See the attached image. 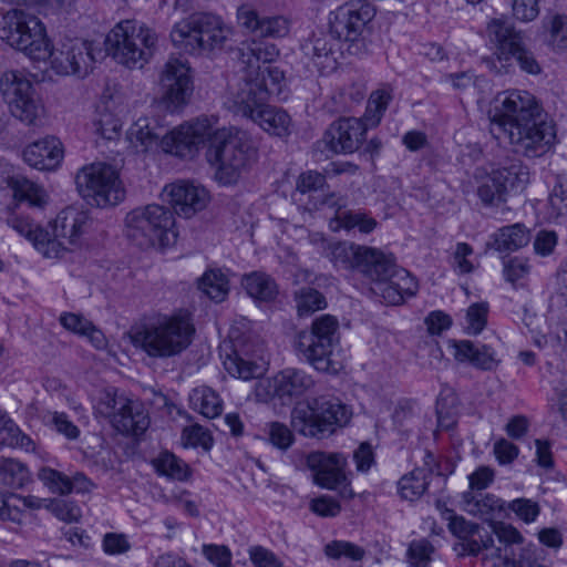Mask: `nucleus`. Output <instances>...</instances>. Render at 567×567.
I'll list each match as a JSON object with an SVG mask.
<instances>
[{"mask_svg":"<svg viewBox=\"0 0 567 567\" xmlns=\"http://www.w3.org/2000/svg\"><path fill=\"white\" fill-rule=\"evenodd\" d=\"M375 17V8L367 0H352L330 13L329 27L337 39L355 42Z\"/></svg>","mask_w":567,"mask_h":567,"instance_id":"obj_14","label":"nucleus"},{"mask_svg":"<svg viewBox=\"0 0 567 567\" xmlns=\"http://www.w3.org/2000/svg\"><path fill=\"white\" fill-rule=\"evenodd\" d=\"M112 426L122 434L140 436L148 429L150 416L141 402L132 400L128 408L115 415Z\"/></svg>","mask_w":567,"mask_h":567,"instance_id":"obj_30","label":"nucleus"},{"mask_svg":"<svg viewBox=\"0 0 567 567\" xmlns=\"http://www.w3.org/2000/svg\"><path fill=\"white\" fill-rule=\"evenodd\" d=\"M259 83L256 81L252 71H248L244 82L234 95L236 112L250 120L255 117L259 109L266 105L267 97L259 94L261 90Z\"/></svg>","mask_w":567,"mask_h":567,"instance_id":"obj_27","label":"nucleus"},{"mask_svg":"<svg viewBox=\"0 0 567 567\" xmlns=\"http://www.w3.org/2000/svg\"><path fill=\"white\" fill-rule=\"evenodd\" d=\"M267 429L268 441L274 447L287 451L295 443L292 430L285 423L270 422Z\"/></svg>","mask_w":567,"mask_h":567,"instance_id":"obj_57","label":"nucleus"},{"mask_svg":"<svg viewBox=\"0 0 567 567\" xmlns=\"http://www.w3.org/2000/svg\"><path fill=\"white\" fill-rule=\"evenodd\" d=\"M530 240V234L524 224L517 223L497 229L493 235L491 247L499 252H509L525 247Z\"/></svg>","mask_w":567,"mask_h":567,"instance_id":"obj_32","label":"nucleus"},{"mask_svg":"<svg viewBox=\"0 0 567 567\" xmlns=\"http://www.w3.org/2000/svg\"><path fill=\"white\" fill-rule=\"evenodd\" d=\"M45 508L56 518L66 523L78 522L82 516L81 508L74 502L61 498H51L45 503Z\"/></svg>","mask_w":567,"mask_h":567,"instance_id":"obj_58","label":"nucleus"},{"mask_svg":"<svg viewBox=\"0 0 567 567\" xmlns=\"http://www.w3.org/2000/svg\"><path fill=\"white\" fill-rule=\"evenodd\" d=\"M455 359L460 362L468 361L482 370H491L495 365V359L491 348L475 347L473 342L463 340L455 343Z\"/></svg>","mask_w":567,"mask_h":567,"instance_id":"obj_37","label":"nucleus"},{"mask_svg":"<svg viewBox=\"0 0 567 567\" xmlns=\"http://www.w3.org/2000/svg\"><path fill=\"white\" fill-rule=\"evenodd\" d=\"M230 34L219 17L197 12L174 24L171 40L175 48L200 55L221 50Z\"/></svg>","mask_w":567,"mask_h":567,"instance_id":"obj_5","label":"nucleus"},{"mask_svg":"<svg viewBox=\"0 0 567 567\" xmlns=\"http://www.w3.org/2000/svg\"><path fill=\"white\" fill-rule=\"evenodd\" d=\"M254 76L256 81L260 82L261 90L259 94L267 99L271 95L279 96L285 86V73L278 66L260 65L258 71H255Z\"/></svg>","mask_w":567,"mask_h":567,"instance_id":"obj_44","label":"nucleus"},{"mask_svg":"<svg viewBox=\"0 0 567 567\" xmlns=\"http://www.w3.org/2000/svg\"><path fill=\"white\" fill-rule=\"evenodd\" d=\"M7 183L18 202H27L31 207H43L47 204L44 189L28 178L13 175L8 177Z\"/></svg>","mask_w":567,"mask_h":567,"instance_id":"obj_35","label":"nucleus"},{"mask_svg":"<svg viewBox=\"0 0 567 567\" xmlns=\"http://www.w3.org/2000/svg\"><path fill=\"white\" fill-rule=\"evenodd\" d=\"M167 134L155 118L140 117L130 127L127 136L134 147L147 152L154 146H162V140Z\"/></svg>","mask_w":567,"mask_h":567,"instance_id":"obj_29","label":"nucleus"},{"mask_svg":"<svg viewBox=\"0 0 567 567\" xmlns=\"http://www.w3.org/2000/svg\"><path fill=\"white\" fill-rule=\"evenodd\" d=\"M38 477L52 493L60 495L71 493L70 477L56 470L42 467Z\"/></svg>","mask_w":567,"mask_h":567,"instance_id":"obj_55","label":"nucleus"},{"mask_svg":"<svg viewBox=\"0 0 567 567\" xmlns=\"http://www.w3.org/2000/svg\"><path fill=\"white\" fill-rule=\"evenodd\" d=\"M298 315L300 317L309 316L327 307L324 296L317 289L303 287L295 295Z\"/></svg>","mask_w":567,"mask_h":567,"instance_id":"obj_51","label":"nucleus"},{"mask_svg":"<svg viewBox=\"0 0 567 567\" xmlns=\"http://www.w3.org/2000/svg\"><path fill=\"white\" fill-rule=\"evenodd\" d=\"M126 236L142 249L169 245L175 238V218L172 210L161 205H147L126 215Z\"/></svg>","mask_w":567,"mask_h":567,"instance_id":"obj_9","label":"nucleus"},{"mask_svg":"<svg viewBox=\"0 0 567 567\" xmlns=\"http://www.w3.org/2000/svg\"><path fill=\"white\" fill-rule=\"evenodd\" d=\"M489 42L495 47L496 60L502 68L509 65L515 50L525 42L522 31L516 30L514 24L506 18H494L486 27Z\"/></svg>","mask_w":567,"mask_h":567,"instance_id":"obj_21","label":"nucleus"},{"mask_svg":"<svg viewBox=\"0 0 567 567\" xmlns=\"http://www.w3.org/2000/svg\"><path fill=\"white\" fill-rule=\"evenodd\" d=\"M0 445L20 447L25 451L34 450L31 437L21 432L17 424L9 417L6 411L0 410Z\"/></svg>","mask_w":567,"mask_h":567,"instance_id":"obj_43","label":"nucleus"},{"mask_svg":"<svg viewBox=\"0 0 567 567\" xmlns=\"http://www.w3.org/2000/svg\"><path fill=\"white\" fill-rule=\"evenodd\" d=\"M199 289L212 300L223 301L228 293V279L220 270H208L199 279Z\"/></svg>","mask_w":567,"mask_h":567,"instance_id":"obj_48","label":"nucleus"},{"mask_svg":"<svg viewBox=\"0 0 567 567\" xmlns=\"http://www.w3.org/2000/svg\"><path fill=\"white\" fill-rule=\"evenodd\" d=\"M488 307L486 303H474L467 310V331L472 334H478L486 326Z\"/></svg>","mask_w":567,"mask_h":567,"instance_id":"obj_62","label":"nucleus"},{"mask_svg":"<svg viewBox=\"0 0 567 567\" xmlns=\"http://www.w3.org/2000/svg\"><path fill=\"white\" fill-rule=\"evenodd\" d=\"M362 100V95L358 94V99H353L351 93L346 91H338L327 99L323 104V110L331 114H341L350 112L353 104Z\"/></svg>","mask_w":567,"mask_h":567,"instance_id":"obj_59","label":"nucleus"},{"mask_svg":"<svg viewBox=\"0 0 567 567\" xmlns=\"http://www.w3.org/2000/svg\"><path fill=\"white\" fill-rule=\"evenodd\" d=\"M443 516L449 520L450 532L461 542L454 545V550L463 557L477 556L483 549H489L494 545L492 535L481 534V526L476 523L466 520L463 516H457L452 509L445 508Z\"/></svg>","mask_w":567,"mask_h":567,"instance_id":"obj_17","label":"nucleus"},{"mask_svg":"<svg viewBox=\"0 0 567 567\" xmlns=\"http://www.w3.org/2000/svg\"><path fill=\"white\" fill-rule=\"evenodd\" d=\"M0 92L16 118L27 125H38L44 114V106L23 72L6 71L0 78Z\"/></svg>","mask_w":567,"mask_h":567,"instance_id":"obj_11","label":"nucleus"},{"mask_svg":"<svg viewBox=\"0 0 567 567\" xmlns=\"http://www.w3.org/2000/svg\"><path fill=\"white\" fill-rule=\"evenodd\" d=\"M492 528L499 543L503 544V547L495 548V553L492 554V557L496 559L494 567H498L506 557V549H508V557H515L512 545L520 544L523 537L515 527L504 523H493Z\"/></svg>","mask_w":567,"mask_h":567,"instance_id":"obj_46","label":"nucleus"},{"mask_svg":"<svg viewBox=\"0 0 567 567\" xmlns=\"http://www.w3.org/2000/svg\"><path fill=\"white\" fill-rule=\"evenodd\" d=\"M497 101L501 106L489 128L496 140H508L516 153L529 158L550 151L556 140L555 125L533 94L512 90L499 94Z\"/></svg>","mask_w":567,"mask_h":567,"instance_id":"obj_2","label":"nucleus"},{"mask_svg":"<svg viewBox=\"0 0 567 567\" xmlns=\"http://www.w3.org/2000/svg\"><path fill=\"white\" fill-rule=\"evenodd\" d=\"M63 158L62 143L54 136H47L28 145L23 151L24 162L40 171H51Z\"/></svg>","mask_w":567,"mask_h":567,"instance_id":"obj_25","label":"nucleus"},{"mask_svg":"<svg viewBox=\"0 0 567 567\" xmlns=\"http://www.w3.org/2000/svg\"><path fill=\"white\" fill-rule=\"evenodd\" d=\"M367 126L355 117H340L323 134L322 143L332 153H353L365 140Z\"/></svg>","mask_w":567,"mask_h":567,"instance_id":"obj_18","label":"nucleus"},{"mask_svg":"<svg viewBox=\"0 0 567 567\" xmlns=\"http://www.w3.org/2000/svg\"><path fill=\"white\" fill-rule=\"evenodd\" d=\"M391 277L393 279V285H395L400 292L404 295V298L413 297L416 295L419 290L417 281L408 270L395 266Z\"/></svg>","mask_w":567,"mask_h":567,"instance_id":"obj_63","label":"nucleus"},{"mask_svg":"<svg viewBox=\"0 0 567 567\" xmlns=\"http://www.w3.org/2000/svg\"><path fill=\"white\" fill-rule=\"evenodd\" d=\"M29 481V471L24 464L13 458L0 457V484L21 488Z\"/></svg>","mask_w":567,"mask_h":567,"instance_id":"obj_47","label":"nucleus"},{"mask_svg":"<svg viewBox=\"0 0 567 567\" xmlns=\"http://www.w3.org/2000/svg\"><path fill=\"white\" fill-rule=\"evenodd\" d=\"M305 458L312 472L313 483L322 488L338 491L343 498H352L353 492L346 475L347 457L342 453L313 451Z\"/></svg>","mask_w":567,"mask_h":567,"instance_id":"obj_12","label":"nucleus"},{"mask_svg":"<svg viewBox=\"0 0 567 567\" xmlns=\"http://www.w3.org/2000/svg\"><path fill=\"white\" fill-rule=\"evenodd\" d=\"M251 121L265 132L278 137L289 136L292 128V120L287 111L269 104L259 109Z\"/></svg>","mask_w":567,"mask_h":567,"instance_id":"obj_31","label":"nucleus"},{"mask_svg":"<svg viewBox=\"0 0 567 567\" xmlns=\"http://www.w3.org/2000/svg\"><path fill=\"white\" fill-rule=\"evenodd\" d=\"M156 35L133 21L117 23L106 35L105 51L127 68H142L154 53Z\"/></svg>","mask_w":567,"mask_h":567,"instance_id":"obj_8","label":"nucleus"},{"mask_svg":"<svg viewBox=\"0 0 567 567\" xmlns=\"http://www.w3.org/2000/svg\"><path fill=\"white\" fill-rule=\"evenodd\" d=\"M241 285L248 296L258 301L269 302L278 295V286L275 279L262 271H252L244 275Z\"/></svg>","mask_w":567,"mask_h":567,"instance_id":"obj_33","label":"nucleus"},{"mask_svg":"<svg viewBox=\"0 0 567 567\" xmlns=\"http://www.w3.org/2000/svg\"><path fill=\"white\" fill-rule=\"evenodd\" d=\"M91 220L86 212L74 207L61 210L52 223L53 238L61 244L60 254L66 250L65 243L78 244L79 238L86 231Z\"/></svg>","mask_w":567,"mask_h":567,"instance_id":"obj_22","label":"nucleus"},{"mask_svg":"<svg viewBox=\"0 0 567 567\" xmlns=\"http://www.w3.org/2000/svg\"><path fill=\"white\" fill-rule=\"evenodd\" d=\"M97 56H102V51L95 52L92 42L80 38H65L58 49H52L50 58L58 73L84 78L92 71Z\"/></svg>","mask_w":567,"mask_h":567,"instance_id":"obj_13","label":"nucleus"},{"mask_svg":"<svg viewBox=\"0 0 567 567\" xmlns=\"http://www.w3.org/2000/svg\"><path fill=\"white\" fill-rule=\"evenodd\" d=\"M396 264L392 256L385 255L383 251L367 247L360 259L358 271L372 281L373 285L380 282L384 278H389L394 271Z\"/></svg>","mask_w":567,"mask_h":567,"instance_id":"obj_28","label":"nucleus"},{"mask_svg":"<svg viewBox=\"0 0 567 567\" xmlns=\"http://www.w3.org/2000/svg\"><path fill=\"white\" fill-rule=\"evenodd\" d=\"M8 225L32 241L34 247L45 257H60L59 247L61 244L55 239H51L49 233L38 224H34L29 217L13 214L8 218Z\"/></svg>","mask_w":567,"mask_h":567,"instance_id":"obj_26","label":"nucleus"},{"mask_svg":"<svg viewBox=\"0 0 567 567\" xmlns=\"http://www.w3.org/2000/svg\"><path fill=\"white\" fill-rule=\"evenodd\" d=\"M341 39H337L336 34L324 30H318L301 44V50L313 64L318 68L319 72L328 73L337 69L338 58L340 53L339 43Z\"/></svg>","mask_w":567,"mask_h":567,"instance_id":"obj_19","label":"nucleus"},{"mask_svg":"<svg viewBox=\"0 0 567 567\" xmlns=\"http://www.w3.org/2000/svg\"><path fill=\"white\" fill-rule=\"evenodd\" d=\"M75 182L80 194L92 206H115L125 197L118 172L105 163L83 167L76 174Z\"/></svg>","mask_w":567,"mask_h":567,"instance_id":"obj_10","label":"nucleus"},{"mask_svg":"<svg viewBox=\"0 0 567 567\" xmlns=\"http://www.w3.org/2000/svg\"><path fill=\"white\" fill-rule=\"evenodd\" d=\"M205 142L209 143L207 161L221 185L236 184L256 154L245 134L219 127L214 115L198 116L168 132L162 140V150L181 158L193 157Z\"/></svg>","mask_w":567,"mask_h":567,"instance_id":"obj_1","label":"nucleus"},{"mask_svg":"<svg viewBox=\"0 0 567 567\" xmlns=\"http://www.w3.org/2000/svg\"><path fill=\"white\" fill-rule=\"evenodd\" d=\"M131 401L123 393H118L117 389L109 388L100 392L95 412L113 424L115 415L120 414L124 408H128Z\"/></svg>","mask_w":567,"mask_h":567,"instance_id":"obj_42","label":"nucleus"},{"mask_svg":"<svg viewBox=\"0 0 567 567\" xmlns=\"http://www.w3.org/2000/svg\"><path fill=\"white\" fill-rule=\"evenodd\" d=\"M238 23L259 37L282 38L289 32V21L282 16L260 17L248 3L237 9Z\"/></svg>","mask_w":567,"mask_h":567,"instance_id":"obj_23","label":"nucleus"},{"mask_svg":"<svg viewBox=\"0 0 567 567\" xmlns=\"http://www.w3.org/2000/svg\"><path fill=\"white\" fill-rule=\"evenodd\" d=\"M365 246L339 241L329 246L328 258L338 269L358 270Z\"/></svg>","mask_w":567,"mask_h":567,"instance_id":"obj_34","label":"nucleus"},{"mask_svg":"<svg viewBox=\"0 0 567 567\" xmlns=\"http://www.w3.org/2000/svg\"><path fill=\"white\" fill-rule=\"evenodd\" d=\"M93 126L95 133L103 138L114 140L120 135L122 122L107 107L102 106L96 109V113L93 118Z\"/></svg>","mask_w":567,"mask_h":567,"instance_id":"obj_49","label":"nucleus"},{"mask_svg":"<svg viewBox=\"0 0 567 567\" xmlns=\"http://www.w3.org/2000/svg\"><path fill=\"white\" fill-rule=\"evenodd\" d=\"M324 554L331 559L348 558L352 561H360L365 556V550L350 542L332 540L324 546Z\"/></svg>","mask_w":567,"mask_h":567,"instance_id":"obj_54","label":"nucleus"},{"mask_svg":"<svg viewBox=\"0 0 567 567\" xmlns=\"http://www.w3.org/2000/svg\"><path fill=\"white\" fill-rule=\"evenodd\" d=\"M477 196L484 205H498L506 200L507 192L492 172L477 187Z\"/></svg>","mask_w":567,"mask_h":567,"instance_id":"obj_52","label":"nucleus"},{"mask_svg":"<svg viewBox=\"0 0 567 567\" xmlns=\"http://www.w3.org/2000/svg\"><path fill=\"white\" fill-rule=\"evenodd\" d=\"M195 328L185 316H163L145 324L133 336V342L153 358L181 354L192 343Z\"/></svg>","mask_w":567,"mask_h":567,"instance_id":"obj_4","label":"nucleus"},{"mask_svg":"<svg viewBox=\"0 0 567 567\" xmlns=\"http://www.w3.org/2000/svg\"><path fill=\"white\" fill-rule=\"evenodd\" d=\"M432 472V468L429 466L417 467L402 476L399 481V493L401 497L408 501H414L421 497L429 486Z\"/></svg>","mask_w":567,"mask_h":567,"instance_id":"obj_39","label":"nucleus"},{"mask_svg":"<svg viewBox=\"0 0 567 567\" xmlns=\"http://www.w3.org/2000/svg\"><path fill=\"white\" fill-rule=\"evenodd\" d=\"M493 172L507 193L514 188L523 189L529 183V169L518 159Z\"/></svg>","mask_w":567,"mask_h":567,"instance_id":"obj_45","label":"nucleus"},{"mask_svg":"<svg viewBox=\"0 0 567 567\" xmlns=\"http://www.w3.org/2000/svg\"><path fill=\"white\" fill-rule=\"evenodd\" d=\"M338 329V320L323 315L312 322L309 331L298 333L295 348L317 371L337 373L341 367L334 353L339 344Z\"/></svg>","mask_w":567,"mask_h":567,"instance_id":"obj_6","label":"nucleus"},{"mask_svg":"<svg viewBox=\"0 0 567 567\" xmlns=\"http://www.w3.org/2000/svg\"><path fill=\"white\" fill-rule=\"evenodd\" d=\"M0 39L33 61H45L52 54L44 24L38 17L19 9L0 18Z\"/></svg>","mask_w":567,"mask_h":567,"instance_id":"obj_7","label":"nucleus"},{"mask_svg":"<svg viewBox=\"0 0 567 567\" xmlns=\"http://www.w3.org/2000/svg\"><path fill=\"white\" fill-rule=\"evenodd\" d=\"M315 385L313 377L298 368H286L268 381L269 394L281 405H291L311 392Z\"/></svg>","mask_w":567,"mask_h":567,"instance_id":"obj_16","label":"nucleus"},{"mask_svg":"<svg viewBox=\"0 0 567 567\" xmlns=\"http://www.w3.org/2000/svg\"><path fill=\"white\" fill-rule=\"evenodd\" d=\"M377 225V220L363 212L346 210L339 215L336 229L339 227L347 230L358 228L362 234H370Z\"/></svg>","mask_w":567,"mask_h":567,"instance_id":"obj_53","label":"nucleus"},{"mask_svg":"<svg viewBox=\"0 0 567 567\" xmlns=\"http://www.w3.org/2000/svg\"><path fill=\"white\" fill-rule=\"evenodd\" d=\"M434 546L425 538L411 542L406 559L412 567H426L431 561Z\"/></svg>","mask_w":567,"mask_h":567,"instance_id":"obj_56","label":"nucleus"},{"mask_svg":"<svg viewBox=\"0 0 567 567\" xmlns=\"http://www.w3.org/2000/svg\"><path fill=\"white\" fill-rule=\"evenodd\" d=\"M371 291L379 296L382 301L386 305H401L404 301V295L400 292L395 285H393V279L391 276L389 278H384L377 285L371 287Z\"/></svg>","mask_w":567,"mask_h":567,"instance_id":"obj_60","label":"nucleus"},{"mask_svg":"<svg viewBox=\"0 0 567 567\" xmlns=\"http://www.w3.org/2000/svg\"><path fill=\"white\" fill-rule=\"evenodd\" d=\"M167 200L175 214L189 218L197 212L203 210L208 200V192L187 181H178L165 187Z\"/></svg>","mask_w":567,"mask_h":567,"instance_id":"obj_20","label":"nucleus"},{"mask_svg":"<svg viewBox=\"0 0 567 567\" xmlns=\"http://www.w3.org/2000/svg\"><path fill=\"white\" fill-rule=\"evenodd\" d=\"M152 465L159 475L174 481L184 482L192 475L188 464L167 451L153 458Z\"/></svg>","mask_w":567,"mask_h":567,"instance_id":"obj_41","label":"nucleus"},{"mask_svg":"<svg viewBox=\"0 0 567 567\" xmlns=\"http://www.w3.org/2000/svg\"><path fill=\"white\" fill-rule=\"evenodd\" d=\"M351 417V409L339 399L319 395L295 404L290 426L303 437L322 440L346 426Z\"/></svg>","mask_w":567,"mask_h":567,"instance_id":"obj_3","label":"nucleus"},{"mask_svg":"<svg viewBox=\"0 0 567 567\" xmlns=\"http://www.w3.org/2000/svg\"><path fill=\"white\" fill-rule=\"evenodd\" d=\"M327 185V174L317 171H307L301 173L296 182V190L300 194H307L322 189Z\"/></svg>","mask_w":567,"mask_h":567,"instance_id":"obj_61","label":"nucleus"},{"mask_svg":"<svg viewBox=\"0 0 567 567\" xmlns=\"http://www.w3.org/2000/svg\"><path fill=\"white\" fill-rule=\"evenodd\" d=\"M279 55V50L272 43L252 41L241 49V60L249 71H258V64L271 65L270 63Z\"/></svg>","mask_w":567,"mask_h":567,"instance_id":"obj_40","label":"nucleus"},{"mask_svg":"<svg viewBox=\"0 0 567 567\" xmlns=\"http://www.w3.org/2000/svg\"><path fill=\"white\" fill-rule=\"evenodd\" d=\"M230 337L235 340L234 349L224 359L225 369L233 377L250 380L262 374L261 367L255 360V350L250 349L236 330H231Z\"/></svg>","mask_w":567,"mask_h":567,"instance_id":"obj_24","label":"nucleus"},{"mask_svg":"<svg viewBox=\"0 0 567 567\" xmlns=\"http://www.w3.org/2000/svg\"><path fill=\"white\" fill-rule=\"evenodd\" d=\"M512 60H515L523 72L532 75H537L542 72V66L536 60L534 53L527 49L524 43L519 49L515 50L512 55Z\"/></svg>","mask_w":567,"mask_h":567,"instance_id":"obj_64","label":"nucleus"},{"mask_svg":"<svg viewBox=\"0 0 567 567\" xmlns=\"http://www.w3.org/2000/svg\"><path fill=\"white\" fill-rule=\"evenodd\" d=\"M162 99L171 111L186 105L194 91L192 70L181 58H169L159 76Z\"/></svg>","mask_w":567,"mask_h":567,"instance_id":"obj_15","label":"nucleus"},{"mask_svg":"<svg viewBox=\"0 0 567 567\" xmlns=\"http://www.w3.org/2000/svg\"><path fill=\"white\" fill-rule=\"evenodd\" d=\"M189 404L194 411L208 419L219 416L223 411V401L218 393L209 386H198L189 394Z\"/></svg>","mask_w":567,"mask_h":567,"instance_id":"obj_36","label":"nucleus"},{"mask_svg":"<svg viewBox=\"0 0 567 567\" xmlns=\"http://www.w3.org/2000/svg\"><path fill=\"white\" fill-rule=\"evenodd\" d=\"M544 28L549 33L553 48L567 51V14L554 13L544 18Z\"/></svg>","mask_w":567,"mask_h":567,"instance_id":"obj_50","label":"nucleus"},{"mask_svg":"<svg viewBox=\"0 0 567 567\" xmlns=\"http://www.w3.org/2000/svg\"><path fill=\"white\" fill-rule=\"evenodd\" d=\"M462 502L464 504V511L486 520L492 519L495 512L504 509V502L492 494L476 497L473 492H465L462 495Z\"/></svg>","mask_w":567,"mask_h":567,"instance_id":"obj_38","label":"nucleus"}]
</instances>
